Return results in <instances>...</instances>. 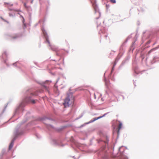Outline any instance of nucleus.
<instances>
[{
  "instance_id": "obj_1",
  "label": "nucleus",
  "mask_w": 159,
  "mask_h": 159,
  "mask_svg": "<svg viewBox=\"0 0 159 159\" xmlns=\"http://www.w3.org/2000/svg\"><path fill=\"white\" fill-rule=\"evenodd\" d=\"M74 100V97L71 93L68 94L67 96L64 100L63 105L65 107H68L72 104Z\"/></svg>"
},
{
  "instance_id": "obj_12",
  "label": "nucleus",
  "mask_w": 159,
  "mask_h": 159,
  "mask_svg": "<svg viewBox=\"0 0 159 159\" xmlns=\"http://www.w3.org/2000/svg\"><path fill=\"white\" fill-rule=\"evenodd\" d=\"M17 37V36L16 37H13V39H15V38H16Z\"/></svg>"
},
{
  "instance_id": "obj_3",
  "label": "nucleus",
  "mask_w": 159,
  "mask_h": 159,
  "mask_svg": "<svg viewBox=\"0 0 159 159\" xmlns=\"http://www.w3.org/2000/svg\"><path fill=\"white\" fill-rule=\"evenodd\" d=\"M103 116H99V117H95V118H94L93 119V120H91V121L90 122H94V121L98 119H99L101 118H102Z\"/></svg>"
},
{
  "instance_id": "obj_10",
  "label": "nucleus",
  "mask_w": 159,
  "mask_h": 159,
  "mask_svg": "<svg viewBox=\"0 0 159 159\" xmlns=\"http://www.w3.org/2000/svg\"><path fill=\"white\" fill-rule=\"evenodd\" d=\"M106 7H107V8L108 7H109V5H106Z\"/></svg>"
},
{
  "instance_id": "obj_7",
  "label": "nucleus",
  "mask_w": 159,
  "mask_h": 159,
  "mask_svg": "<svg viewBox=\"0 0 159 159\" xmlns=\"http://www.w3.org/2000/svg\"><path fill=\"white\" fill-rule=\"evenodd\" d=\"M31 101L33 103H35V101L34 100H33Z\"/></svg>"
},
{
  "instance_id": "obj_2",
  "label": "nucleus",
  "mask_w": 159,
  "mask_h": 159,
  "mask_svg": "<svg viewBox=\"0 0 159 159\" xmlns=\"http://www.w3.org/2000/svg\"><path fill=\"white\" fill-rule=\"evenodd\" d=\"M45 38H46V41L45 43H47L48 44V45L51 48V49H52V46L50 44V41L49 40L48 38V37H47L46 36H45Z\"/></svg>"
},
{
  "instance_id": "obj_11",
  "label": "nucleus",
  "mask_w": 159,
  "mask_h": 159,
  "mask_svg": "<svg viewBox=\"0 0 159 159\" xmlns=\"http://www.w3.org/2000/svg\"><path fill=\"white\" fill-rule=\"evenodd\" d=\"M113 70H114V67H113L112 68V71Z\"/></svg>"
},
{
  "instance_id": "obj_5",
  "label": "nucleus",
  "mask_w": 159,
  "mask_h": 159,
  "mask_svg": "<svg viewBox=\"0 0 159 159\" xmlns=\"http://www.w3.org/2000/svg\"><path fill=\"white\" fill-rule=\"evenodd\" d=\"M13 144H14V143H13V142H12L11 143L10 145H9V150H11L12 148V147L13 146Z\"/></svg>"
},
{
  "instance_id": "obj_6",
  "label": "nucleus",
  "mask_w": 159,
  "mask_h": 159,
  "mask_svg": "<svg viewBox=\"0 0 159 159\" xmlns=\"http://www.w3.org/2000/svg\"><path fill=\"white\" fill-rule=\"evenodd\" d=\"M110 1L112 3H116V0H110Z\"/></svg>"
},
{
  "instance_id": "obj_4",
  "label": "nucleus",
  "mask_w": 159,
  "mask_h": 159,
  "mask_svg": "<svg viewBox=\"0 0 159 159\" xmlns=\"http://www.w3.org/2000/svg\"><path fill=\"white\" fill-rule=\"evenodd\" d=\"M122 126V123H120L119 124L118 127V131H117L118 133H119V132Z\"/></svg>"
},
{
  "instance_id": "obj_9",
  "label": "nucleus",
  "mask_w": 159,
  "mask_h": 159,
  "mask_svg": "<svg viewBox=\"0 0 159 159\" xmlns=\"http://www.w3.org/2000/svg\"><path fill=\"white\" fill-rule=\"evenodd\" d=\"M152 51V50H150L148 52V53H150Z\"/></svg>"
},
{
  "instance_id": "obj_8",
  "label": "nucleus",
  "mask_w": 159,
  "mask_h": 159,
  "mask_svg": "<svg viewBox=\"0 0 159 159\" xmlns=\"http://www.w3.org/2000/svg\"><path fill=\"white\" fill-rule=\"evenodd\" d=\"M94 98H95V99H96V94L95 93H94Z\"/></svg>"
},
{
  "instance_id": "obj_13",
  "label": "nucleus",
  "mask_w": 159,
  "mask_h": 159,
  "mask_svg": "<svg viewBox=\"0 0 159 159\" xmlns=\"http://www.w3.org/2000/svg\"><path fill=\"white\" fill-rule=\"evenodd\" d=\"M98 14H99V15L100 14L98 12Z\"/></svg>"
}]
</instances>
